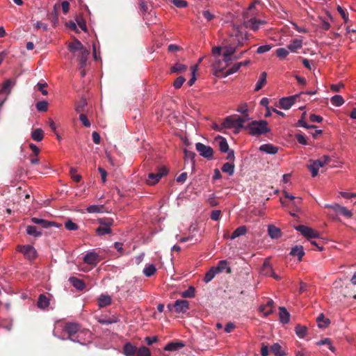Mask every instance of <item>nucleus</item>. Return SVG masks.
<instances>
[{
	"label": "nucleus",
	"instance_id": "1",
	"mask_svg": "<svg viewBox=\"0 0 356 356\" xmlns=\"http://www.w3.org/2000/svg\"><path fill=\"white\" fill-rule=\"evenodd\" d=\"M255 4V2L252 3L243 15L244 26L254 32L257 31L261 26L267 24L266 20L257 19L259 11L256 9Z\"/></svg>",
	"mask_w": 356,
	"mask_h": 356
},
{
	"label": "nucleus",
	"instance_id": "2",
	"mask_svg": "<svg viewBox=\"0 0 356 356\" xmlns=\"http://www.w3.org/2000/svg\"><path fill=\"white\" fill-rule=\"evenodd\" d=\"M69 50L73 55L77 57L79 61L80 68H83L86 65L89 51L81 44V42L75 40L68 46Z\"/></svg>",
	"mask_w": 356,
	"mask_h": 356
},
{
	"label": "nucleus",
	"instance_id": "3",
	"mask_svg": "<svg viewBox=\"0 0 356 356\" xmlns=\"http://www.w3.org/2000/svg\"><path fill=\"white\" fill-rule=\"evenodd\" d=\"M222 47L220 46L213 47L211 49V54L213 57V60L212 62V67L216 72H222L229 65L230 62L229 60L226 58L222 57L221 58Z\"/></svg>",
	"mask_w": 356,
	"mask_h": 356
},
{
	"label": "nucleus",
	"instance_id": "4",
	"mask_svg": "<svg viewBox=\"0 0 356 356\" xmlns=\"http://www.w3.org/2000/svg\"><path fill=\"white\" fill-rule=\"evenodd\" d=\"M248 129L252 136L265 134L270 131L265 120L252 121L248 124Z\"/></svg>",
	"mask_w": 356,
	"mask_h": 356
},
{
	"label": "nucleus",
	"instance_id": "5",
	"mask_svg": "<svg viewBox=\"0 0 356 356\" xmlns=\"http://www.w3.org/2000/svg\"><path fill=\"white\" fill-rule=\"evenodd\" d=\"M64 330L67 332L69 337L67 339L70 340L81 343L80 340L78 339L79 335L83 332V331L81 330L80 325L76 323H68L65 325Z\"/></svg>",
	"mask_w": 356,
	"mask_h": 356
},
{
	"label": "nucleus",
	"instance_id": "6",
	"mask_svg": "<svg viewBox=\"0 0 356 356\" xmlns=\"http://www.w3.org/2000/svg\"><path fill=\"white\" fill-rule=\"evenodd\" d=\"M248 40V33L245 31H242L236 28L234 29L233 33L230 35L229 40L237 47H239L243 46Z\"/></svg>",
	"mask_w": 356,
	"mask_h": 356
},
{
	"label": "nucleus",
	"instance_id": "7",
	"mask_svg": "<svg viewBox=\"0 0 356 356\" xmlns=\"http://www.w3.org/2000/svg\"><path fill=\"white\" fill-rule=\"evenodd\" d=\"M295 229L300 232L301 234L308 240L317 238L319 237V233L309 227L305 225H298L295 227Z\"/></svg>",
	"mask_w": 356,
	"mask_h": 356
},
{
	"label": "nucleus",
	"instance_id": "8",
	"mask_svg": "<svg viewBox=\"0 0 356 356\" xmlns=\"http://www.w3.org/2000/svg\"><path fill=\"white\" fill-rule=\"evenodd\" d=\"M195 147L201 156L207 159H213V150L210 146L206 145L202 143H197Z\"/></svg>",
	"mask_w": 356,
	"mask_h": 356
},
{
	"label": "nucleus",
	"instance_id": "9",
	"mask_svg": "<svg viewBox=\"0 0 356 356\" xmlns=\"http://www.w3.org/2000/svg\"><path fill=\"white\" fill-rule=\"evenodd\" d=\"M216 141L218 143V147L222 152H228L227 159L233 160L234 159V153L233 150H229L228 143L226 139L222 136L216 138Z\"/></svg>",
	"mask_w": 356,
	"mask_h": 356
},
{
	"label": "nucleus",
	"instance_id": "10",
	"mask_svg": "<svg viewBox=\"0 0 356 356\" xmlns=\"http://www.w3.org/2000/svg\"><path fill=\"white\" fill-rule=\"evenodd\" d=\"M168 170L165 168H161L156 173H149L148 175V179H147V184L148 185H154L159 182V181L165 175H167Z\"/></svg>",
	"mask_w": 356,
	"mask_h": 356
},
{
	"label": "nucleus",
	"instance_id": "11",
	"mask_svg": "<svg viewBox=\"0 0 356 356\" xmlns=\"http://www.w3.org/2000/svg\"><path fill=\"white\" fill-rule=\"evenodd\" d=\"M324 207L332 209L337 215H342L347 218H351L353 216V213L350 210L347 209L345 207L341 206L338 204H325Z\"/></svg>",
	"mask_w": 356,
	"mask_h": 356
},
{
	"label": "nucleus",
	"instance_id": "12",
	"mask_svg": "<svg viewBox=\"0 0 356 356\" xmlns=\"http://www.w3.org/2000/svg\"><path fill=\"white\" fill-rule=\"evenodd\" d=\"M17 250L29 260L33 259L36 257V250L32 245H19Z\"/></svg>",
	"mask_w": 356,
	"mask_h": 356
},
{
	"label": "nucleus",
	"instance_id": "13",
	"mask_svg": "<svg viewBox=\"0 0 356 356\" xmlns=\"http://www.w3.org/2000/svg\"><path fill=\"white\" fill-rule=\"evenodd\" d=\"M260 274L267 277H273L274 279L277 280L280 279V277H279L277 274L275 273L272 266L268 261H265L263 264L260 269Z\"/></svg>",
	"mask_w": 356,
	"mask_h": 356
},
{
	"label": "nucleus",
	"instance_id": "14",
	"mask_svg": "<svg viewBox=\"0 0 356 356\" xmlns=\"http://www.w3.org/2000/svg\"><path fill=\"white\" fill-rule=\"evenodd\" d=\"M238 47L229 40V44L225 45L222 50V56L224 58L229 60H232V55L236 52Z\"/></svg>",
	"mask_w": 356,
	"mask_h": 356
},
{
	"label": "nucleus",
	"instance_id": "15",
	"mask_svg": "<svg viewBox=\"0 0 356 356\" xmlns=\"http://www.w3.org/2000/svg\"><path fill=\"white\" fill-rule=\"evenodd\" d=\"M296 97L297 95H293L281 98L279 101L280 106L284 110L289 109L294 104Z\"/></svg>",
	"mask_w": 356,
	"mask_h": 356
},
{
	"label": "nucleus",
	"instance_id": "16",
	"mask_svg": "<svg viewBox=\"0 0 356 356\" xmlns=\"http://www.w3.org/2000/svg\"><path fill=\"white\" fill-rule=\"evenodd\" d=\"M31 222L34 224L40 225L43 228H48L49 227H60L61 225H58L53 221H48L42 218L33 217L31 219Z\"/></svg>",
	"mask_w": 356,
	"mask_h": 356
},
{
	"label": "nucleus",
	"instance_id": "17",
	"mask_svg": "<svg viewBox=\"0 0 356 356\" xmlns=\"http://www.w3.org/2000/svg\"><path fill=\"white\" fill-rule=\"evenodd\" d=\"M99 261V255L93 251L87 252L83 257L86 264L92 266L97 265Z\"/></svg>",
	"mask_w": 356,
	"mask_h": 356
},
{
	"label": "nucleus",
	"instance_id": "18",
	"mask_svg": "<svg viewBox=\"0 0 356 356\" xmlns=\"http://www.w3.org/2000/svg\"><path fill=\"white\" fill-rule=\"evenodd\" d=\"M174 307L177 313H185L189 308V303L187 300H177Z\"/></svg>",
	"mask_w": 356,
	"mask_h": 356
},
{
	"label": "nucleus",
	"instance_id": "19",
	"mask_svg": "<svg viewBox=\"0 0 356 356\" xmlns=\"http://www.w3.org/2000/svg\"><path fill=\"white\" fill-rule=\"evenodd\" d=\"M216 272L218 273H222L223 271H226L227 273H231V268L229 267V263L227 260H221L220 261L216 266H213Z\"/></svg>",
	"mask_w": 356,
	"mask_h": 356
},
{
	"label": "nucleus",
	"instance_id": "20",
	"mask_svg": "<svg viewBox=\"0 0 356 356\" xmlns=\"http://www.w3.org/2000/svg\"><path fill=\"white\" fill-rule=\"evenodd\" d=\"M185 344L181 341H172L168 343L164 347L165 351H175L184 347Z\"/></svg>",
	"mask_w": 356,
	"mask_h": 356
},
{
	"label": "nucleus",
	"instance_id": "21",
	"mask_svg": "<svg viewBox=\"0 0 356 356\" xmlns=\"http://www.w3.org/2000/svg\"><path fill=\"white\" fill-rule=\"evenodd\" d=\"M302 47V40L300 39H294L291 42V43L287 46V49L289 51L296 53Z\"/></svg>",
	"mask_w": 356,
	"mask_h": 356
},
{
	"label": "nucleus",
	"instance_id": "22",
	"mask_svg": "<svg viewBox=\"0 0 356 356\" xmlns=\"http://www.w3.org/2000/svg\"><path fill=\"white\" fill-rule=\"evenodd\" d=\"M259 150L269 154H275L278 148L271 144H264L259 147Z\"/></svg>",
	"mask_w": 356,
	"mask_h": 356
},
{
	"label": "nucleus",
	"instance_id": "23",
	"mask_svg": "<svg viewBox=\"0 0 356 356\" xmlns=\"http://www.w3.org/2000/svg\"><path fill=\"white\" fill-rule=\"evenodd\" d=\"M15 81H12L10 79H8V80L5 81L3 84V86H2L0 93L1 94L5 93L6 95V97H7L10 94L11 88L15 86Z\"/></svg>",
	"mask_w": 356,
	"mask_h": 356
},
{
	"label": "nucleus",
	"instance_id": "24",
	"mask_svg": "<svg viewBox=\"0 0 356 356\" xmlns=\"http://www.w3.org/2000/svg\"><path fill=\"white\" fill-rule=\"evenodd\" d=\"M136 347L130 342L126 343L123 348V353L126 356H135L136 353Z\"/></svg>",
	"mask_w": 356,
	"mask_h": 356
},
{
	"label": "nucleus",
	"instance_id": "25",
	"mask_svg": "<svg viewBox=\"0 0 356 356\" xmlns=\"http://www.w3.org/2000/svg\"><path fill=\"white\" fill-rule=\"evenodd\" d=\"M290 254L293 257H297L298 260L300 261L305 254L303 247L302 245H296L291 248Z\"/></svg>",
	"mask_w": 356,
	"mask_h": 356
},
{
	"label": "nucleus",
	"instance_id": "26",
	"mask_svg": "<svg viewBox=\"0 0 356 356\" xmlns=\"http://www.w3.org/2000/svg\"><path fill=\"white\" fill-rule=\"evenodd\" d=\"M111 304V298L107 294H102L98 298V306L105 307Z\"/></svg>",
	"mask_w": 356,
	"mask_h": 356
},
{
	"label": "nucleus",
	"instance_id": "27",
	"mask_svg": "<svg viewBox=\"0 0 356 356\" xmlns=\"http://www.w3.org/2000/svg\"><path fill=\"white\" fill-rule=\"evenodd\" d=\"M279 316H280V320L282 323L285 324V323H288L289 322L290 314L289 313V312L287 311V309L285 307H280Z\"/></svg>",
	"mask_w": 356,
	"mask_h": 356
},
{
	"label": "nucleus",
	"instance_id": "28",
	"mask_svg": "<svg viewBox=\"0 0 356 356\" xmlns=\"http://www.w3.org/2000/svg\"><path fill=\"white\" fill-rule=\"evenodd\" d=\"M69 280L72 286L79 291L84 289L86 286L85 283L81 280L75 277H70Z\"/></svg>",
	"mask_w": 356,
	"mask_h": 356
},
{
	"label": "nucleus",
	"instance_id": "29",
	"mask_svg": "<svg viewBox=\"0 0 356 356\" xmlns=\"http://www.w3.org/2000/svg\"><path fill=\"white\" fill-rule=\"evenodd\" d=\"M268 235L272 238H278L281 236L280 229L273 225H268Z\"/></svg>",
	"mask_w": 356,
	"mask_h": 356
},
{
	"label": "nucleus",
	"instance_id": "30",
	"mask_svg": "<svg viewBox=\"0 0 356 356\" xmlns=\"http://www.w3.org/2000/svg\"><path fill=\"white\" fill-rule=\"evenodd\" d=\"M49 299L44 295H40L38 300V307L40 309H46L49 307Z\"/></svg>",
	"mask_w": 356,
	"mask_h": 356
},
{
	"label": "nucleus",
	"instance_id": "31",
	"mask_svg": "<svg viewBox=\"0 0 356 356\" xmlns=\"http://www.w3.org/2000/svg\"><path fill=\"white\" fill-rule=\"evenodd\" d=\"M247 232V228L245 226H240L237 227L232 233L230 236L231 240H234L241 236L245 235Z\"/></svg>",
	"mask_w": 356,
	"mask_h": 356
},
{
	"label": "nucleus",
	"instance_id": "32",
	"mask_svg": "<svg viewBox=\"0 0 356 356\" xmlns=\"http://www.w3.org/2000/svg\"><path fill=\"white\" fill-rule=\"evenodd\" d=\"M266 77H267V73L266 72H263L261 74V75L256 83L254 91H259L266 83Z\"/></svg>",
	"mask_w": 356,
	"mask_h": 356
},
{
	"label": "nucleus",
	"instance_id": "33",
	"mask_svg": "<svg viewBox=\"0 0 356 356\" xmlns=\"http://www.w3.org/2000/svg\"><path fill=\"white\" fill-rule=\"evenodd\" d=\"M31 138L37 142L41 141L44 138V131L42 129L38 128L31 132Z\"/></svg>",
	"mask_w": 356,
	"mask_h": 356
},
{
	"label": "nucleus",
	"instance_id": "34",
	"mask_svg": "<svg viewBox=\"0 0 356 356\" xmlns=\"http://www.w3.org/2000/svg\"><path fill=\"white\" fill-rule=\"evenodd\" d=\"M222 123L224 129L236 128L234 118L232 116L227 117Z\"/></svg>",
	"mask_w": 356,
	"mask_h": 356
},
{
	"label": "nucleus",
	"instance_id": "35",
	"mask_svg": "<svg viewBox=\"0 0 356 356\" xmlns=\"http://www.w3.org/2000/svg\"><path fill=\"white\" fill-rule=\"evenodd\" d=\"M222 171L223 172L227 173L229 176L233 175L234 172V165L232 163H225L223 164L222 167Z\"/></svg>",
	"mask_w": 356,
	"mask_h": 356
},
{
	"label": "nucleus",
	"instance_id": "36",
	"mask_svg": "<svg viewBox=\"0 0 356 356\" xmlns=\"http://www.w3.org/2000/svg\"><path fill=\"white\" fill-rule=\"evenodd\" d=\"M26 233L29 235L38 237L42 235V232L38 230L35 226L29 225L26 227Z\"/></svg>",
	"mask_w": 356,
	"mask_h": 356
},
{
	"label": "nucleus",
	"instance_id": "37",
	"mask_svg": "<svg viewBox=\"0 0 356 356\" xmlns=\"http://www.w3.org/2000/svg\"><path fill=\"white\" fill-rule=\"evenodd\" d=\"M156 271V266L154 264H147L143 269V273L146 277H151Z\"/></svg>",
	"mask_w": 356,
	"mask_h": 356
},
{
	"label": "nucleus",
	"instance_id": "38",
	"mask_svg": "<svg viewBox=\"0 0 356 356\" xmlns=\"http://www.w3.org/2000/svg\"><path fill=\"white\" fill-rule=\"evenodd\" d=\"M307 168L311 171L312 176L313 177H316L318 175V170L320 169L315 160L310 161V164L307 165Z\"/></svg>",
	"mask_w": 356,
	"mask_h": 356
},
{
	"label": "nucleus",
	"instance_id": "39",
	"mask_svg": "<svg viewBox=\"0 0 356 356\" xmlns=\"http://www.w3.org/2000/svg\"><path fill=\"white\" fill-rule=\"evenodd\" d=\"M218 274L213 266L205 274L204 277V282L209 283L211 282L214 277Z\"/></svg>",
	"mask_w": 356,
	"mask_h": 356
},
{
	"label": "nucleus",
	"instance_id": "40",
	"mask_svg": "<svg viewBox=\"0 0 356 356\" xmlns=\"http://www.w3.org/2000/svg\"><path fill=\"white\" fill-rule=\"evenodd\" d=\"M316 321L319 327H325L330 323V320L325 318L323 314H321L317 317Z\"/></svg>",
	"mask_w": 356,
	"mask_h": 356
},
{
	"label": "nucleus",
	"instance_id": "41",
	"mask_svg": "<svg viewBox=\"0 0 356 356\" xmlns=\"http://www.w3.org/2000/svg\"><path fill=\"white\" fill-rule=\"evenodd\" d=\"M295 331L297 336L299 338L302 339L306 336L307 330L305 326L298 325L295 328Z\"/></svg>",
	"mask_w": 356,
	"mask_h": 356
},
{
	"label": "nucleus",
	"instance_id": "42",
	"mask_svg": "<svg viewBox=\"0 0 356 356\" xmlns=\"http://www.w3.org/2000/svg\"><path fill=\"white\" fill-rule=\"evenodd\" d=\"M103 205H90L87 207L86 211L90 213H102L104 211Z\"/></svg>",
	"mask_w": 356,
	"mask_h": 356
},
{
	"label": "nucleus",
	"instance_id": "43",
	"mask_svg": "<svg viewBox=\"0 0 356 356\" xmlns=\"http://www.w3.org/2000/svg\"><path fill=\"white\" fill-rule=\"evenodd\" d=\"M270 350L275 356H284V353L282 350L281 346L279 343H274L270 347Z\"/></svg>",
	"mask_w": 356,
	"mask_h": 356
},
{
	"label": "nucleus",
	"instance_id": "44",
	"mask_svg": "<svg viewBox=\"0 0 356 356\" xmlns=\"http://www.w3.org/2000/svg\"><path fill=\"white\" fill-rule=\"evenodd\" d=\"M151 352L149 349L145 346H141L138 349H136L135 356H150Z\"/></svg>",
	"mask_w": 356,
	"mask_h": 356
},
{
	"label": "nucleus",
	"instance_id": "45",
	"mask_svg": "<svg viewBox=\"0 0 356 356\" xmlns=\"http://www.w3.org/2000/svg\"><path fill=\"white\" fill-rule=\"evenodd\" d=\"M97 222L102 225L105 227H111L114 221L112 218H101L97 219Z\"/></svg>",
	"mask_w": 356,
	"mask_h": 356
},
{
	"label": "nucleus",
	"instance_id": "46",
	"mask_svg": "<svg viewBox=\"0 0 356 356\" xmlns=\"http://www.w3.org/2000/svg\"><path fill=\"white\" fill-rule=\"evenodd\" d=\"M186 69L187 66L186 65L181 63H176L172 67L171 72L173 73H179L185 71Z\"/></svg>",
	"mask_w": 356,
	"mask_h": 356
},
{
	"label": "nucleus",
	"instance_id": "47",
	"mask_svg": "<svg viewBox=\"0 0 356 356\" xmlns=\"http://www.w3.org/2000/svg\"><path fill=\"white\" fill-rule=\"evenodd\" d=\"M331 103L336 106H341L343 104L344 100L341 95H334L330 99Z\"/></svg>",
	"mask_w": 356,
	"mask_h": 356
},
{
	"label": "nucleus",
	"instance_id": "48",
	"mask_svg": "<svg viewBox=\"0 0 356 356\" xmlns=\"http://www.w3.org/2000/svg\"><path fill=\"white\" fill-rule=\"evenodd\" d=\"M111 232V227L100 226L96 229V233L99 236H104L105 234H110Z\"/></svg>",
	"mask_w": 356,
	"mask_h": 356
},
{
	"label": "nucleus",
	"instance_id": "49",
	"mask_svg": "<svg viewBox=\"0 0 356 356\" xmlns=\"http://www.w3.org/2000/svg\"><path fill=\"white\" fill-rule=\"evenodd\" d=\"M330 161V157L327 155H324L319 159L315 160L318 167L323 168Z\"/></svg>",
	"mask_w": 356,
	"mask_h": 356
},
{
	"label": "nucleus",
	"instance_id": "50",
	"mask_svg": "<svg viewBox=\"0 0 356 356\" xmlns=\"http://www.w3.org/2000/svg\"><path fill=\"white\" fill-rule=\"evenodd\" d=\"M36 108L38 111L45 112L48 109V102L47 101H40L36 104Z\"/></svg>",
	"mask_w": 356,
	"mask_h": 356
},
{
	"label": "nucleus",
	"instance_id": "51",
	"mask_svg": "<svg viewBox=\"0 0 356 356\" xmlns=\"http://www.w3.org/2000/svg\"><path fill=\"white\" fill-rule=\"evenodd\" d=\"M289 54V51L288 49L285 48H278L276 50V55L280 58H286Z\"/></svg>",
	"mask_w": 356,
	"mask_h": 356
},
{
	"label": "nucleus",
	"instance_id": "52",
	"mask_svg": "<svg viewBox=\"0 0 356 356\" xmlns=\"http://www.w3.org/2000/svg\"><path fill=\"white\" fill-rule=\"evenodd\" d=\"M183 298H193L195 296V288L190 286L188 289L181 293Z\"/></svg>",
	"mask_w": 356,
	"mask_h": 356
},
{
	"label": "nucleus",
	"instance_id": "53",
	"mask_svg": "<svg viewBox=\"0 0 356 356\" xmlns=\"http://www.w3.org/2000/svg\"><path fill=\"white\" fill-rule=\"evenodd\" d=\"M241 67V63H235L232 67L229 68L226 72L225 76H229L236 73Z\"/></svg>",
	"mask_w": 356,
	"mask_h": 356
},
{
	"label": "nucleus",
	"instance_id": "54",
	"mask_svg": "<svg viewBox=\"0 0 356 356\" xmlns=\"http://www.w3.org/2000/svg\"><path fill=\"white\" fill-rule=\"evenodd\" d=\"M87 105V102L86 99L82 98L80 102L76 106V111L77 113H81L84 111L86 106Z\"/></svg>",
	"mask_w": 356,
	"mask_h": 356
},
{
	"label": "nucleus",
	"instance_id": "55",
	"mask_svg": "<svg viewBox=\"0 0 356 356\" xmlns=\"http://www.w3.org/2000/svg\"><path fill=\"white\" fill-rule=\"evenodd\" d=\"M65 227L67 229L70 231H75L78 229V225L71 220H68L65 222Z\"/></svg>",
	"mask_w": 356,
	"mask_h": 356
},
{
	"label": "nucleus",
	"instance_id": "56",
	"mask_svg": "<svg viewBox=\"0 0 356 356\" xmlns=\"http://www.w3.org/2000/svg\"><path fill=\"white\" fill-rule=\"evenodd\" d=\"M247 116H248V115H246L244 117H238V118H234L236 128H242L243 127V124L247 120V118H246Z\"/></svg>",
	"mask_w": 356,
	"mask_h": 356
},
{
	"label": "nucleus",
	"instance_id": "57",
	"mask_svg": "<svg viewBox=\"0 0 356 356\" xmlns=\"http://www.w3.org/2000/svg\"><path fill=\"white\" fill-rule=\"evenodd\" d=\"M185 81L186 79L184 76H180L175 81L173 86L175 89H179Z\"/></svg>",
	"mask_w": 356,
	"mask_h": 356
},
{
	"label": "nucleus",
	"instance_id": "58",
	"mask_svg": "<svg viewBox=\"0 0 356 356\" xmlns=\"http://www.w3.org/2000/svg\"><path fill=\"white\" fill-rule=\"evenodd\" d=\"M316 344H317L318 346H322V345H325V344H326V345H327V346H328V348H329V349H330L331 351H332V352H334V346L331 344V342H330V339H323V340L318 341L316 343Z\"/></svg>",
	"mask_w": 356,
	"mask_h": 356
},
{
	"label": "nucleus",
	"instance_id": "59",
	"mask_svg": "<svg viewBox=\"0 0 356 356\" xmlns=\"http://www.w3.org/2000/svg\"><path fill=\"white\" fill-rule=\"evenodd\" d=\"M259 309L265 316H269L273 312V309L272 308L269 309L265 305H261Z\"/></svg>",
	"mask_w": 356,
	"mask_h": 356
},
{
	"label": "nucleus",
	"instance_id": "60",
	"mask_svg": "<svg viewBox=\"0 0 356 356\" xmlns=\"http://www.w3.org/2000/svg\"><path fill=\"white\" fill-rule=\"evenodd\" d=\"M272 48V46L270 44H264L259 47L257 49V53L261 54L266 52L269 51Z\"/></svg>",
	"mask_w": 356,
	"mask_h": 356
},
{
	"label": "nucleus",
	"instance_id": "61",
	"mask_svg": "<svg viewBox=\"0 0 356 356\" xmlns=\"http://www.w3.org/2000/svg\"><path fill=\"white\" fill-rule=\"evenodd\" d=\"M197 70V65H194L191 67L192 77L188 82V84L189 86H192L196 81L195 72Z\"/></svg>",
	"mask_w": 356,
	"mask_h": 356
},
{
	"label": "nucleus",
	"instance_id": "62",
	"mask_svg": "<svg viewBox=\"0 0 356 356\" xmlns=\"http://www.w3.org/2000/svg\"><path fill=\"white\" fill-rule=\"evenodd\" d=\"M298 125L299 127H304V128H306V129H315L316 128V126L315 125H309L305 120V119L303 118H301L298 122Z\"/></svg>",
	"mask_w": 356,
	"mask_h": 356
},
{
	"label": "nucleus",
	"instance_id": "63",
	"mask_svg": "<svg viewBox=\"0 0 356 356\" xmlns=\"http://www.w3.org/2000/svg\"><path fill=\"white\" fill-rule=\"evenodd\" d=\"M337 9L339 14L341 15V16L342 17L343 19L344 20V22L347 24L348 22V17L345 10L340 6H338Z\"/></svg>",
	"mask_w": 356,
	"mask_h": 356
},
{
	"label": "nucleus",
	"instance_id": "64",
	"mask_svg": "<svg viewBox=\"0 0 356 356\" xmlns=\"http://www.w3.org/2000/svg\"><path fill=\"white\" fill-rule=\"evenodd\" d=\"M172 3L177 8H185L188 5L187 1L184 0H172Z\"/></svg>",
	"mask_w": 356,
	"mask_h": 356
}]
</instances>
